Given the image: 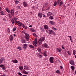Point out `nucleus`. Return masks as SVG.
I'll list each match as a JSON object with an SVG mask.
<instances>
[{
	"instance_id": "f257e3e1",
	"label": "nucleus",
	"mask_w": 76,
	"mask_h": 76,
	"mask_svg": "<svg viewBox=\"0 0 76 76\" xmlns=\"http://www.w3.org/2000/svg\"><path fill=\"white\" fill-rule=\"evenodd\" d=\"M25 35L26 36H24V38L26 40H27V41H28L29 40V35L27 33H26L25 32H24Z\"/></svg>"
},
{
	"instance_id": "f03ea898",
	"label": "nucleus",
	"mask_w": 76,
	"mask_h": 76,
	"mask_svg": "<svg viewBox=\"0 0 76 76\" xmlns=\"http://www.w3.org/2000/svg\"><path fill=\"white\" fill-rule=\"evenodd\" d=\"M45 40V37H43L39 39L38 40V43L39 45H41V42L42 41H44Z\"/></svg>"
},
{
	"instance_id": "7ed1b4c3",
	"label": "nucleus",
	"mask_w": 76,
	"mask_h": 76,
	"mask_svg": "<svg viewBox=\"0 0 76 76\" xmlns=\"http://www.w3.org/2000/svg\"><path fill=\"white\" fill-rule=\"evenodd\" d=\"M48 34L50 35H56V33L51 30H49L48 31Z\"/></svg>"
},
{
	"instance_id": "20e7f679",
	"label": "nucleus",
	"mask_w": 76,
	"mask_h": 76,
	"mask_svg": "<svg viewBox=\"0 0 76 76\" xmlns=\"http://www.w3.org/2000/svg\"><path fill=\"white\" fill-rule=\"evenodd\" d=\"M54 60V58L53 57H50L49 59V61L50 63H53L54 62L53 61V60Z\"/></svg>"
},
{
	"instance_id": "39448f33",
	"label": "nucleus",
	"mask_w": 76,
	"mask_h": 76,
	"mask_svg": "<svg viewBox=\"0 0 76 76\" xmlns=\"http://www.w3.org/2000/svg\"><path fill=\"white\" fill-rule=\"evenodd\" d=\"M5 59L4 58H2L0 59V64L3 63Z\"/></svg>"
},
{
	"instance_id": "423d86ee",
	"label": "nucleus",
	"mask_w": 76,
	"mask_h": 76,
	"mask_svg": "<svg viewBox=\"0 0 76 76\" xmlns=\"http://www.w3.org/2000/svg\"><path fill=\"white\" fill-rule=\"evenodd\" d=\"M38 15L40 19H41L42 17V13L41 12H39Z\"/></svg>"
},
{
	"instance_id": "0eeeda50",
	"label": "nucleus",
	"mask_w": 76,
	"mask_h": 76,
	"mask_svg": "<svg viewBox=\"0 0 76 76\" xmlns=\"http://www.w3.org/2000/svg\"><path fill=\"white\" fill-rule=\"evenodd\" d=\"M0 67H2V69L3 70L6 69H5V67L4 66V65L3 64L0 65Z\"/></svg>"
},
{
	"instance_id": "6e6552de",
	"label": "nucleus",
	"mask_w": 76,
	"mask_h": 76,
	"mask_svg": "<svg viewBox=\"0 0 76 76\" xmlns=\"http://www.w3.org/2000/svg\"><path fill=\"white\" fill-rule=\"evenodd\" d=\"M23 4L24 7H26V6H28V4H27V3H26V2L25 1L23 2Z\"/></svg>"
},
{
	"instance_id": "1a4fd4ad",
	"label": "nucleus",
	"mask_w": 76,
	"mask_h": 76,
	"mask_svg": "<svg viewBox=\"0 0 76 76\" xmlns=\"http://www.w3.org/2000/svg\"><path fill=\"white\" fill-rule=\"evenodd\" d=\"M10 14L12 16H13L14 15V11H13V9H12L11 10Z\"/></svg>"
},
{
	"instance_id": "9d476101",
	"label": "nucleus",
	"mask_w": 76,
	"mask_h": 76,
	"mask_svg": "<svg viewBox=\"0 0 76 76\" xmlns=\"http://www.w3.org/2000/svg\"><path fill=\"white\" fill-rule=\"evenodd\" d=\"M63 3V2L62 1H61L58 3V5L59 6H61V4H62Z\"/></svg>"
},
{
	"instance_id": "9b49d317",
	"label": "nucleus",
	"mask_w": 76,
	"mask_h": 76,
	"mask_svg": "<svg viewBox=\"0 0 76 76\" xmlns=\"http://www.w3.org/2000/svg\"><path fill=\"white\" fill-rule=\"evenodd\" d=\"M52 15V13L50 12H48L47 15L48 17H50V16Z\"/></svg>"
},
{
	"instance_id": "f8f14e48",
	"label": "nucleus",
	"mask_w": 76,
	"mask_h": 76,
	"mask_svg": "<svg viewBox=\"0 0 76 76\" xmlns=\"http://www.w3.org/2000/svg\"><path fill=\"white\" fill-rule=\"evenodd\" d=\"M49 23H50V25H54V22L53 21H50Z\"/></svg>"
},
{
	"instance_id": "ddd939ff",
	"label": "nucleus",
	"mask_w": 76,
	"mask_h": 76,
	"mask_svg": "<svg viewBox=\"0 0 76 76\" xmlns=\"http://www.w3.org/2000/svg\"><path fill=\"white\" fill-rule=\"evenodd\" d=\"M44 28L45 29H47L48 30V26L47 25L44 26Z\"/></svg>"
},
{
	"instance_id": "4468645a",
	"label": "nucleus",
	"mask_w": 76,
	"mask_h": 76,
	"mask_svg": "<svg viewBox=\"0 0 76 76\" xmlns=\"http://www.w3.org/2000/svg\"><path fill=\"white\" fill-rule=\"evenodd\" d=\"M69 63L72 65H74V61H73L71 60L69 61Z\"/></svg>"
},
{
	"instance_id": "2eb2a0df",
	"label": "nucleus",
	"mask_w": 76,
	"mask_h": 76,
	"mask_svg": "<svg viewBox=\"0 0 76 76\" xmlns=\"http://www.w3.org/2000/svg\"><path fill=\"white\" fill-rule=\"evenodd\" d=\"M23 23H22L20 22H19V23H18V26H22V25H23Z\"/></svg>"
},
{
	"instance_id": "dca6fc26",
	"label": "nucleus",
	"mask_w": 76,
	"mask_h": 76,
	"mask_svg": "<svg viewBox=\"0 0 76 76\" xmlns=\"http://www.w3.org/2000/svg\"><path fill=\"white\" fill-rule=\"evenodd\" d=\"M13 36H10V41H12V40H13Z\"/></svg>"
},
{
	"instance_id": "f3484780",
	"label": "nucleus",
	"mask_w": 76,
	"mask_h": 76,
	"mask_svg": "<svg viewBox=\"0 0 76 76\" xmlns=\"http://www.w3.org/2000/svg\"><path fill=\"white\" fill-rule=\"evenodd\" d=\"M23 72L24 74H26V75H28L29 73V71L26 72L25 70L23 71Z\"/></svg>"
},
{
	"instance_id": "a211bd4d",
	"label": "nucleus",
	"mask_w": 76,
	"mask_h": 76,
	"mask_svg": "<svg viewBox=\"0 0 76 76\" xmlns=\"http://www.w3.org/2000/svg\"><path fill=\"white\" fill-rule=\"evenodd\" d=\"M14 23H15V25L16 24H18V23H19V21H17L16 20H15L14 21Z\"/></svg>"
},
{
	"instance_id": "6ab92c4d",
	"label": "nucleus",
	"mask_w": 76,
	"mask_h": 76,
	"mask_svg": "<svg viewBox=\"0 0 76 76\" xmlns=\"http://www.w3.org/2000/svg\"><path fill=\"white\" fill-rule=\"evenodd\" d=\"M12 62L14 63H18V61L15 59L14 60H13Z\"/></svg>"
},
{
	"instance_id": "aec40b11",
	"label": "nucleus",
	"mask_w": 76,
	"mask_h": 76,
	"mask_svg": "<svg viewBox=\"0 0 76 76\" xmlns=\"http://www.w3.org/2000/svg\"><path fill=\"white\" fill-rule=\"evenodd\" d=\"M29 47L30 48H34V46H32L31 45H30L29 46Z\"/></svg>"
},
{
	"instance_id": "412c9836",
	"label": "nucleus",
	"mask_w": 76,
	"mask_h": 76,
	"mask_svg": "<svg viewBox=\"0 0 76 76\" xmlns=\"http://www.w3.org/2000/svg\"><path fill=\"white\" fill-rule=\"evenodd\" d=\"M31 32H36V30L32 28L31 29Z\"/></svg>"
},
{
	"instance_id": "4be33fe9",
	"label": "nucleus",
	"mask_w": 76,
	"mask_h": 76,
	"mask_svg": "<svg viewBox=\"0 0 76 76\" xmlns=\"http://www.w3.org/2000/svg\"><path fill=\"white\" fill-rule=\"evenodd\" d=\"M23 28H24V29H27V28H28V27L26 26L25 25H23Z\"/></svg>"
},
{
	"instance_id": "5701e85b",
	"label": "nucleus",
	"mask_w": 76,
	"mask_h": 76,
	"mask_svg": "<svg viewBox=\"0 0 76 76\" xmlns=\"http://www.w3.org/2000/svg\"><path fill=\"white\" fill-rule=\"evenodd\" d=\"M0 13H1V15H4V13L3 11H1Z\"/></svg>"
},
{
	"instance_id": "b1692460",
	"label": "nucleus",
	"mask_w": 76,
	"mask_h": 76,
	"mask_svg": "<svg viewBox=\"0 0 76 76\" xmlns=\"http://www.w3.org/2000/svg\"><path fill=\"white\" fill-rule=\"evenodd\" d=\"M24 69H26V70H28V67H26V66H24Z\"/></svg>"
},
{
	"instance_id": "393cba45",
	"label": "nucleus",
	"mask_w": 76,
	"mask_h": 76,
	"mask_svg": "<svg viewBox=\"0 0 76 76\" xmlns=\"http://www.w3.org/2000/svg\"><path fill=\"white\" fill-rule=\"evenodd\" d=\"M43 46L45 47H47V46H48V45H47V44L46 43H45L43 44Z\"/></svg>"
},
{
	"instance_id": "a878e982",
	"label": "nucleus",
	"mask_w": 76,
	"mask_h": 76,
	"mask_svg": "<svg viewBox=\"0 0 76 76\" xmlns=\"http://www.w3.org/2000/svg\"><path fill=\"white\" fill-rule=\"evenodd\" d=\"M6 12H7L8 13H10V10H9L8 8H6Z\"/></svg>"
},
{
	"instance_id": "bb28decb",
	"label": "nucleus",
	"mask_w": 76,
	"mask_h": 76,
	"mask_svg": "<svg viewBox=\"0 0 76 76\" xmlns=\"http://www.w3.org/2000/svg\"><path fill=\"white\" fill-rule=\"evenodd\" d=\"M21 42L22 43H26V42L24 40L22 39L21 40Z\"/></svg>"
},
{
	"instance_id": "cd10ccee",
	"label": "nucleus",
	"mask_w": 76,
	"mask_h": 76,
	"mask_svg": "<svg viewBox=\"0 0 76 76\" xmlns=\"http://www.w3.org/2000/svg\"><path fill=\"white\" fill-rule=\"evenodd\" d=\"M56 73H59V74H60V71H59V70H58L56 71Z\"/></svg>"
},
{
	"instance_id": "c85d7f7f",
	"label": "nucleus",
	"mask_w": 76,
	"mask_h": 76,
	"mask_svg": "<svg viewBox=\"0 0 76 76\" xmlns=\"http://www.w3.org/2000/svg\"><path fill=\"white\" fill-rule=\"evenodd\" d=\"M57 50L59 53H60V52H61V49H58V48L57 49Z\"/></svg>"
},
{
	"instance_id": "c756f323",
	"label": "nucleus",
	"mask_w": 76,
	"mask_h": 76,
	"mask_svg": "<svg viewBox=\"0 0 76 76\" xmlns=\"http://www.w3.org/2000/svg\"><path fill=\"white\" fill-rule=\"evenodd\" d=\"M57 3L56 2V1H55L54 2V4H53V5L54 6H56L57 5Z\"/></svg>"
},
{
	"instance_id": "7c9ffc66",
	"label": "nucleus",
	"mask_w": 76,
	"mask_h": 76,
	"mask_svg": "<svg viewBox=\"0 0 76 76\" xmlns=\"http://www.w3.org/2000/svg\"><path fill=\"white\" fill-rule=\"evenodd\" d=\"M19 68L20 70H22L23 69V67L22 66H20L19 67Z\"/></svg>"
},
{
	"instance_id": "2f4dec72",
	"label": "nucleus",
	"mask_w": 76,
	"mask_h": 76,
	"mask_svg": "<svg viewBox=\"0 0 76 76\" xmlns=\"http://www.w3.org/2000/svg\"><path fill=\"white\" fill-rule=\"evenodd\" d=\"M71 67L72 69V70L75 69V67L73 66H71Z\"/></svg>"
},
{
	"instance_id": "473e14b6",
	"label": "nucleus",
	"mask_w": 76,
	"mask_h": 76,
	"mask_svg": "<svg viewBox=\"0 0 76 76\" xmlns=\"http://www.w3.org/2000/svg\"><path fill=\"white\" fill-rule=\"evenodd\" d=\"M49 18L50 19H51V20L53 19V16H51Z\"/></svg>"
},
{
	"instance_id": "72a5a7b5",
	"label": "nucleus",
	"mask_w": 76,
	"mask_h": 76,
	"mask_svg": "<svg viewBox=\"0 0 76 76\" xmlns=\"http://www.w3.org/2000/svg\"><path fill=\"white\" fill-rule=\"evenodd\" d=\"M18 75H19V76H22V74H21L20 72H19L18 73Z\"/></svg>"
},
{
	"instance_id": "f704fd0d",
	"label": "nucleus",
	"mask_w": 76,
	"mask_h": 76,
	"mask_svg": "<svg viewBox=\"0 0 76 76\" xmlns=\"http://www.w3.org/2000/svg\"><path fill=\"white\" fill-rule=\"evenodd\" d=\"M52 29L53 30H54V31H56L57 30V29L56 28H54V27H52Z\"/></svg>"
},
{
	"instance_id": "c9c22d12",
	"label": "nucleus",
	"mask_w": 76,
	"mask_h": 76,
	"mask_svg": "<svg viewBox=\"0 0 76 76\" xmlns=\"http://www.w3.org/2000/svg\"><path fill=\"white\" fill-rule=\"evenodd\" d=\"M34 42H35L36 44H37V39H35L34 40Z\"/></svg>"
},
{
	"instance_id": "e433bc0d",
	"label": "nucleus",
	"mask_w": 76,
	"mask_h": 76,
	"mask_svg": "<svg viewBox=\"0 0 76 76\" xmlns=\"http://www.w3.org/2000/svg\"><path fill=\"white\" fill-rule=\"evenodd\" d=\"M18 3H19V1H18V0H16L15 1V3L16 4H18Z\"/></svg>"
},
{
	"instance_id": "4c0bfd02",
	"label": "nucleus",
	"mask_w": 76,
	"mask_h": 76,
	"mask_svg": "<svg viewBox=\"0 0 76 76\" xmlns=\"http://www.w3.org/2000/svg\"><path fill=\"white\" fill-rule=\"evenodd\" d=\"M16 28H13L12 31H13V32H14V31H16Z\"/></svg>"
},
{
	"instance_id": "58836bf2",
	"label": "nucleus",
	"mask_w": 76,
	"mask_h": 76,
	"mask_svg": "<svg viewBox=\"0 0 76 76\" xmlns=\"http://www.w3.org/2000/svg\"><path fill=\"white\" fill-rule=\"evenodd\" d=\"M13 19L15 21L17 20H18V18H14Z\"/></svg>"
},
{
	"instance_id": "ea45409f",
	"label": "nucleus",
	"mask_w": 76,
	"mask_h": 76,
	"mask_svg": "<svg viewBox=\"0 0 76 76\" xmlns=\"http://www.w3.org/2000/svg\"><path fill=\"white\" fill-rule=\"evenodd\" d=\"M16 7L18 9H20V7L19 6H17Z\"/></svg>"
},
{
	"instance_id": "a19ab883",
	"label": "nucleus",
	"mask_w": 76,
	"mask_h": 76,
	"mask_svg": "<svg viewBox=\"0 0 76 76\" xmlns=\"http://www.w3.org/2000/svg\"><path fill=\"white\" fill-rule=\"evenodd\" d=\"M37 50L39 51H41V49L39 48H38Z\"/></svg>"
},
{
	"instance_id": "79ce46f5",
	"label": "nucleus",
	"mask_w": 76,
	"mask_h": 76,
	"mask_svg": "<svg viewBox=\"0 0 76 76\" xmlns=\"http://www.w3.org/2000/svg\"><path fill=\"white\" fill-rule=\"evenodd\" d=\"M23 46H24L25 47H27V46H28V45H27V44H24L23 45Z\"/></svg>"
},
{
	"instance_id": "37998d69",
	"label": "nucleus",
	"mask_w": 76,
	"mask_h": 76,
	"mask_svg": "<svg viewBox=\"0 0 76 76\" xmlns=\"http://www.w3.org/2000/svg\"><path fill=\"white\" fill-rule=\"evenodd\" d=\"M27 48V47L26 46H23V48H24V49H26Z\"/></svg>"
},
{
	"instance_id": "c03bdc74",
	"label": "nucleus",
	"mask_w": 76,
	"mask_h": 76,
	"mask_svg": "<svg viewBox=\"0 0 76 76\" xmlns=\"http://www.w3.org/2000/svg\"><path fill=\"white\" fill-rule=\"evenodd\" d=\"M39 57L40 58H41L42 57V56H41L40 54L39 55Z\"/></svg>"
},
{
	"instance_id": "a18cd8bd",
	"label": "nucleus",
	"mask_w": 76,
	"mask_h": 76,
	"mask_svg": "<svg viewBox=\"0 0 76 76\" xmlns=\"http://www.w3.org/2000/svg\"><path fill=\"white\" fill-rule=\"evenodd\" d=\"M7 31L9 32H10V28H8Z\"/></svg>"
},
{
	"instance_id": "49530a36",
	"label": "nucleus",
	"mask_w": 76,
	"mask_h": 76,
	"mask_svg": "<svg viewBox=\"0 0 76 76\" xmlns=\"http://www.w3.org/2000/svg\"><path fill=\"white\" fill-rule=\"evenodd\" d=\"M43 55L44 56H45V57H47V54H46V53H44Z\"/></svg>"
},
{
	"instance_id": "de8ad7c7",
	"label": "nucleus",
	"mask_w": 76,
	"mask_h": 76,
	"mask_svg": "<svg viewBox=\"0 0 76 76\" xmlns=\"http://www.w3.org/2000/svg\"><path fill=\"white\" fill-rule=\"evenodd\" d=\"M68 37H69V38L70 39V40H71V39H72V36H68Z\"/></svg>"
},
{
	"instance_id": "09e8293b",
	"label": "nucleus",
	"mask_w": 76,
	"mask_h": 76,
	"mask_svg": "<svg viewBox=\"0 0 76 76\" xmlns=\"http://www.w3.org/2000/svg\"><path fill=\"white\" fill-rule=\"evenodd\" d=\"M62 49H63V50H64V49H65V48H64V47H63V45H62Z\"/></svg>"
},
{
	"instance_id": "8fccbe9b",
	"label": "nucleus",
	"mask_w": 76,
	"mask_h": 76,
	"mask_svg": "<svg viewBox=\"0 0 76 76\" xmlns=\"http://www.w3.org/2000/svg\"><path fill=\"white\" fill-rule=\"evenodd\" d=\"M61 1V0H58L57 1V3L58 4L59 3H60V2Z\"/></svg>"
},
{
	"instance_id": "3c124183",
	"label": "nucleus",
	"mask_w": 76,
	"mask_h": 76,
	"mask_svg": "<svg viewBox=\"0 0 76 76\" xmlns=\"http://www.w3.org/2000/svg\"><path fill=\"white\" fill-rule=\"evenodd\" d=\"M17 49H21V48L19 46L17 48Z\"/></svg>"
},
{
	"instance_id": "603ef678",
	"label": "nucleus",
	"mask_w": 76,
	"mask_h": 76,
	"mask_svg": "<svg viewBox=\"0 0 76 76\" xmlns=\"http://www.w3.org/2000/svg\"><path fill=\"white\" fill-rule=\"evenodd\" d=\"M34 45L35 46V47H37V44L35 43H34Z\"/></svg>"
},
{
	"instance_id": "864d4df0",
	"label": "nucleus",
	"mask_w": 76,
	"mask_h": 76,
	"mask_svg": "<svg viewBox=\"0 0 76 76\" xmlns=\"http://www.w3.org/2000/svg\"><path fill=\"white\" fill-rule=\"evenodd\" d=\"M12 24H14V23H15V22H14V20H13V21H12Z\"/></svg>"
},
{
	"instance_id": "5fc2aeb1",
	"label": "nucleus",
	"mask_w": 76,
	"mask_h": 76,
	"mask_svg": "<svg viewBox=\"0 0 76 76\" xmlns=\"http://www.w3.org/2000/svg\"><path fill=\"white\" fill-rule=\"evenodd\" d=\"M39 53H36V55L37 56H39Z\"/></svg>"
},
{
	"instance_id": "6e6d98bb",
	"label": "nucleus",
	"mask_w": 76,
	"mask_h": 76,
	"mask_svg": "<svg viewBox=\"0 0 76 76\" xmlns=\"http://www.w3.org/2000/svg\"><path fill=\"white\" fill-rule=\"evenodd\" d=\"M33 35L35 37V35H36V34H35V33H33Z\"/></svg>"
},
{
	"instance_id": "4d7b16f0",
	"label": "nucleus",
	"mask_w": 76,
	"mask_h": 76,
	"mask_svg": "<svg viewBox=\"0 0 76 76\" xmlns=\"http://www.w3.org/2000/svg\"><path fill=\"white\" fill-rule=\"evenodd\" d=\"M60 69H62L63 68V66H60Z\"/></svg>"
},
{
	"instance_id": "13d9d810",
	"label": "nucleus",
	"mask_w": 76,
	"mask_h": 76,
	"mask_svg": "<svg viewBox=\"0 0 76 76\" xmlns=\"http://www.w3.org/2000/svg\"><path fill=\"white\" fill-rule=\"evenodd\" d=\"M50 7H48V9H47V10H49V9H50Z\"/></svg>"
},
{
	"instance_id": "bf43d9fd",
	"label": "nucleus",
	"mask_w": 76,
	"mask_h": 76,
	"mask_svg": "<svg viewBox=\"0 0 76 76\" xmlns=\"http://www.w3.org/2000/svg\"><path fill=\"white\" fill-rule=\"evenodd\" d=\"M2 75L3 76H6V74H3Z\"/></svg>"
},
{
	"instance_id": "052dcab7",
	"label": "nucleus",
	"mask_w": 76,
	"mask_h": 76,
	"mask_svg": "<svg viewBox=\"0 0 76 76\" xmlns=\"http://www.w3.org/2000/svg\"><path fill=\"white\" fill-rule=\"evenodd\" d=\"M42 31L43 32H44L45 31H44V29H42Z\"/></svg>"
},
{
	"instance_id": "680f3d73",
	"label": "nucleus",
	"mask_w": 76,
	"mask_h": 76,
	"mask_svg": "<svg viewBox=\"0 0 76 76\" xmlns=\"http://www.w3.org/2000/svg\"><path fill=\"white\" fill-rule=\"evenodd\" d=\"M47 52H46V51H45L43 53V54H46Z\"/></svg>"
},
{
	"instance_id": "e2e57ef3",
	"label": "nucleus",
	"mask_w": 76,
	"mask_h": 76,
	"mask_svg": "<svg viewBox=\"0 0 76 76\" xmlns=\"http://www.w3.org/2000/svg\"><path fill=\"white\" fill-rule=\"evenodd\" d=\"M0 11H1V7H0Z\"/></svg>"
},
{
	"instance_id": "0e129e2a",
	"label": "nucleus",
	"mask_w": 76,
	"mask_h": 76,
	"mask_svg": "<svg viewBox=\"0 0 76 76\" xmlns=\"http://www.w3.org/2000/svg\"><path fill=\"white\" fill-rule=\"evenodd\" d=\"M9 18L10 19H11V18H12V17L11 16H9Z\"/></svg>"
},
{
	"instance_id": "69168bd1",
	"label": "nucleus",
	"mask_w": 76,
	"mask_h": 76,
	"mask_svg": "<svg viewBox=\"0 0 76 76\" xmlns=\"http://www.w3.org/2000/svg\"><path fill=\"white\" fill-rule=\"evenodd\" d=\"M29 27H30V28H31V27H32V25H30Z\"/></svg>"
},
{
	"instance_id": "338daca9",
	"label": "nucleus",
	"mask_w": 76,
	"mask_h": 76,
	"mask_svg": "<svg viewBox=\"0 0 76 76\" xmlns=\"http://www.w3.org/2000/svg\"><path fill=\"white\" fill-rule=\"evenodd\" d=\"M73 53L74 54V55H75V54H76V53H75L73 52Z\"/></svg>"
},
{
	"instance_id": "774afa93",
	"label": "nucleus",
	"mask_w": 76,
	"mask_h": 76,
	"mask_svg": "<svg viewBox=\"0 0 76 76\" xmlns=\"http://www.w3.org/2000/svg\"><path fill=\"white\" fill-rule=\"evenodd\" d=\"M75 75H76V70L75 71Z\"/></svg>"
}]
</instances>
